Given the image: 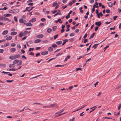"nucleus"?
<instances>
[{"label":"nucleus","mask_w":121,"mask_h":121,"mask_svg":"<svg viewBox=\"0 0 121 121\" xmlns=\"http://www.w3.org/2000/svg\"><path fill=\"white\" fill-rule=\"evenodd\" d=\"M48 108H51L54 106H56L57 104L56 103H54L53 104H50L48 105Z\"/></svg>","instance_id":"nucleus-1"},{"label":"nucleus","mask_w":121,"mask_h":121,"mask_svg":"<svg viewBox=\"0 0 121 121\" xmlns=\"http://www.w3.org/2000/svg\"><path fill=\"white\" fill-rule=\"evenodd\" d=\"M48 53V51H46L42 52L41 54L42 55H47Z\"/></svg>","instance_id":"nucleus-2"},{"label":"nucleus","mask_w":121,"mask_h":121,"mask_svg":"<svg viewBox=\"0 0 121 121\" xmlns=\"http://www.w3.org/2000/svg\"><path fill=\"white\" fill-rule=\"evenodd\" d=\"M101 24L102 23L100 21L97 22H95V24L98 26H100Z\"/></svg>","instance_id":"nucleus-3"},{"label":"nucleus","mask_w":121,"mask_h":121,"mask_svg":"<svg viewBox=\"0 0 121 121\" xmlns=\"http://www.w3.org/2000/svg\"><path fill=\"white\" fill-rule=\"evenodd\" d=\"M72 12V11L70 10V11L69 13L68 14V15L66 16V19H67L68 18H69L70 17V14Z\"/></svg>","instance_id":"nucleus-4"},{"label":"nucleus","mask_w":121,"mask_h":121,"mask_svg":"<svg viewBox=\"0 0 121 121\" xmlns=\"http://www.w3.org/2000/svg\"><path fill=\"white\" fill-rule=\"evenodd\" d=\"M13 10L14 13L16 14L19 11V10L18 9H15Z\"/></svg>","instance_id":"nucleus-5"},{"label":"nucleus","mask_w":121,"mask_h":121,"mask_svg":"<svg viewBox=\"0 0 121 121\" xmlns=\"http://www.w3.org/2000/svg\"><path fill=\"white\" fill-rule=\"evenodd\" d=\"M37 37L39 38H41L43 37V35L42 34L38 35L36 36Z\"/></svg>","instance_id":"nucleus-6"},{"label":"nucleus","mask_w":121,"mask_h":121,"mask_svg":"<svg viewBox=\"0 0 121 121\" xmlns=\"http://www.w3.org/2000/svg\"><path fill=\"white\" fill-rule=\"evenodd\" d=\"M41 41L40 39H37L35 40L34 41V43H38L40 42Z\"/></svg>","instance_id":"nucleus-7"},{"label":"nucleus","mask_w":121,"mask_h":121,"mask_svg":"<svg viewBox=\"0 0 121 121\" xmlns=\"http://www.w3.org/2000/svg\"><path fill=\"white\" fill-rule=\"evenodd\" d=\"M8 32V31L7 30H6L2 32V34L4 35H6L7 34Z\"/></svg>","instance_id":"nucleus-8"},{"label":"nucleus","mask_w":121,"mask_h":121,"mask_svg":"<svg viewBox=\"0 0 121 121\" xmlns=\"http://www.w3.org/2000/svg\"><path fill=\"white\" fill-rule=\"evenodd\" d=\"M95 6H96V7L98 8V6L97 5H93V8L92 9V13H93L95 10Z\"/></svg>","instance_id":"nucleus-9"},{"label":"nucleus","mask_w":121,"mask_h":121,"mask_svg":"<svg viewBox=\"0 0 121 121\" xmlns=\"http://www.w3.org/2000/svg\"><path fill=\"white\" fill-rule=\"evenodd\" d=\"M17 34V33L16 32H11L10 35H16Z\"/></svg>","instance_id":"nucleus-10"},{"label":"nucleus","mask_w":121,"mask_h":121,"mask_svg":"<svg viewBox=\"0 0 121 121\" xmlns=\"http://www.w3.org/2000/svg\"><path fill=\"white\" fill-rule=\"evenodd\" d=\"M19 61L18 60L16 59L13 62V64H16L18 63Z\"/></svg>","instance_id":"nucleus-11"},{"label":"nucleus","mask_w":121,"mask_h":121,"mask_svg":"<svg viewBox=\"0 0 121 121\" xmlns=\"http://www.w3.org/2000/svg\"><path fill=\"white\" fill-rule=\"evenodd\" d=\"M12 36H10L7 38L6 40H9L12 39Z\"/></svg>","instance_id":"nucleus-12"},{"label":"nucleus","mask_w":121,"mask_h":121,"mask_svg":"<svg viewBox=\"0 0 121 121\" xmlns=\"http://www.w3.org/2000/svg\"><path fill=\"white\" fill-rule=\"evenodd\" d=\"M26 24L27 26H32L33 25L30 22L27 23Z\"/></svg>","instance_id":"nucleus-13"},{"label":"nucleus","mask_w":121,"mask_h":121,"mask_svg":"<svg viewBox=\"0 0 121 121\" xmlns=\"http://www.w3.org/2000/svg\"><path fill=\"white\" fill-rule=\"evenodd\" d=\"M9 58L11 60H14L16 59L14 56H9Z\"/></svg>","instance_id":"nucleus-14"},{"label":"nucleus","mask_w":121,"mask_h":121,"mask_svg":"<svg viewBox=\"0 0 121 121\" xmlns=\"http://www.w3.org/2000/svg\"><path fill=\"white\" fill-rule=\"evenodd\" d=\"M62 43L61 41H59L56 42V43L58 45H59L61 44Z\"/></svg>","instance_id":"nucleus-15"},{"label":"nucleus","mask_w":121,"mask_h":121,"mask_svg":"<svg viewBox=\"0 0 121 121\" xmlns=\"http://www.w3.org/2000/svg\"><path fill=\"white\" fill-rule=\"evenodd\" d=\"M95 34V33H94L91 34L89 38V39H91L92 38L94 37Z\"/></svg>","instance_id":"nucleus-16"},{"label":"nucleus","mask_w":121,"mask_h":121,"mask_svg":"<svg viewBox=\"0 0 121 121\" xmlns=\"http://www.w3.org/2000/svg\"><path fill=\"white\" fill-rule=\"evenodd\" d=\"M3 20L4 21H9V22L11 21V20H10L9 19L5 17H3Z\"/></svg>","instance_id":"nucleus-17"},{"label":"nucleus","mask_w":121,"mask_h":121,"mask_svg":"<svg viewBox=\"0 0 121 121\" xmlns=\"http://www.w3.org/2000/svg\"><path fill=\"white\" fill-rule=\"evenodd\" d=\"M15 66V65L14 64H10L9 65V67L10 68H11V67H14Z\"/></svg>","instance_id":"nucleus-18"},{"label":"nucleus","mask_w":121,"mask_h":121,"mask_svg":"<svg viewBox=\"0 0 121 121\" xmlns=\"http://www.w3.org/2000/svg\"><path fill=\"white\" fill-rule=\"evenodd\" d=\"M16 50V49L14 48H11L10 50V51L11 52H13L15 51Z\"/></svg>","instance_id":"nucleus-19"},{"label":"nucleus","mask_w":121,"mask_h":121,"mask_svg":"<svg viewBox=\"0 0 121 121\" xmlns=\"http://www.w3.org/2000/svg\"><path fill=\"white\" fill-rule=\"evenodd\" d=\"M96 13L97 15L98 16V17L99 18H100V16L99 15V13L98 10V9L96 10Z\"/></svg>","instance_id":"nucleus-20"},{"label":"nucleus","mask_w":121,"mask_h":121,"mask_svg":"<svg viewBox=\"0 0 121 121\" xmlns=\"http://www.w3.org/2000/svg\"><path fill=\"white\" fill-rule=\"evenodd\" d=\"M48 50L49 51L52 52L53 51V49L52 47H50L48 48Z\"/></svg>","instance_id":"nucleus-21"},{"label":"nucleus","mask_w":121,"mask_h":121,"mask_svg":"<svg viewBox=\"0 0 121 121\" xmlns=\"http://www.w3.org/2000/svg\"><path fill=\"white\" fill-rule=\"evenodd\" d=\"M99 44V43L98 44H95L92 47V48H94V49H96L97 47V45H98V44Z\"/></svg>","instance_id":"nucleus-22"},{"label":"nucleus","mask_w":121,"mask_h":121,"mask_svg":"<svg viewBox=\"0 0 121 121\" xmlns=\"http://www.w3.org/2000/svg\"><path fill=\"white\" fill-rule=\"evenodd\" d=\"M52 31V29L50 28H49L47 30V32L48 33H51Z\"/></svg>","instance_id":"nucleus-23"},{"label":"nucleus","mask_w":121,"mask_h":121,"mask_svg":"<svg viewBox=\"0 0 121 121\" xmlns=\"http://www.w3.org/2000/svg\"><path fill=\"white\" fill-rule=\"evenodd\" d=\"M15 57V58H18L20 57V55L18 54H16L14 56Z\"/></svg>","instance_id":"nucleus-24"},{"label":"nucleus","mask_w":121,"mask_h":121,"mask_svg":"<svg viewBox=\"0 0 121 121\" xmlns=\"http://www.w3.org/2000/svg\"><path fill=\"white\" fill-rule=\"evenodd\" d=\"M28 32L27 30H26L24 31L23 33V36H25L28 33Z\"/></svg>","instance_id":"nucleus-25"},{"label":"nucleus","mask_w":121,"mask_h":121,"mask_svg":"<svg viewBox=\"0 0 121 121\" xmlns=\"http://www.w3.org/2000/svg\"><path fill=\"white\" fill-rule=\"evenodd\" d=\"M57 28V26H53L52 27L53 30L54 31H55Z\"/></svg>","instance_id":"nucleus-26"},{"label":"nucleus","mask_w":121,"mask_h":121,"mask_svg":"<svg viewBox=\"0 0 121 121\" xmlns=\"http://www.w3.org/2000/svg\"><path fill=\"white\" fill-rule=\"evenodd\" d=\"M36 19L35 18L33 17L31 21L32 22H34L36 21Z\"/></svg>","instance_id":"nucleus-27"},{"label":"nucleus","mask_w":121,"mask_h":121,"mask_svg":"<svg viewBox=\"0 0 121 121\" xmlns=\"http://www.w3.org/2000/svg\"><path fill=\"white\" fill-rule=\"evenodd\" d=\"M19 36L20 37H22V36H23V33L22 32H20L19 34Z\"/></svg>","instance_id":"nucleus-28"},{"label":"nucleus","mask_w":121,"mask_h":121,"mask_svg":"<svg viewBox=\"0 0 121 121\" xmlns=\"http://www.w3.org/2000/svg\"><path fill=\"white\" fill-rule=\"evenodd\" d=\"M11 14H5L4 15V16L5 17H8L10 16Z\"/></svg>","instance_id":"nucleus-29"},{"label":"nucleus","mask_w":121,"mask_h":121,"mask_svg":"<svg viewBox=\"0 0 121 121\" xmlns=\"http://www.w3.org/2000/svg\"><path fill=\"white\" fill-rule=\"evenodd\" d=\"M76 72L78 71L79 70H82V69L80 67L78 68H76Z\"/></svg>","instance_id":"nucleus-30"},{"label":"nucleus","mask_w":121,"mask_h":121,"mask_svg":"<svg viewBox=\"0 0 121 121\" xmlns=\"http://www.w3.org/2000/svg\"><path fill=\"white\" fill-rule=\"evenodd\" d=\"M112 4L111 2L109 3L108 4V6L109 7H111L112 6Z\"/></svg>","instance_id":"nucleus-31"},{"label":"nucleus","mask_w":121,"mask_h":121,"mask_svg":"<svg viewBox=\"0 0 121 121\" xmlns=\"http://www.w3.org/2000/svg\"><path fill=\"white\" fill-rule=\"evenodd\" d=\"M52 46L53 48H55L57 47V45L55 44H53L52 45Z\"/></svg>","instance_id":"nucleus-32"},{"label":"nucleus","mask_w":121,"mask_h":121,"mask_svg":"<svg viewBox=\"0 0 121 121\" xmlns=\"http://www.w3.org/2000/svg\"><path fill=\"white\" fill-rule=\"evenodd\" d=\"M6 65L4 64H0V66H2L3 67H5Z\"/></svg>","instance_id":"nucleus-33"},{"label":"nucleus","mask_w":121,"mask_h":121,"mask_svg":"<svg viewBox=\"0 0 121 121\" xmlns=\"http://www.w3.org/2000/svg\"><path fill=\"white\" fill-rule=\"evenodd\" d=\"M56 57L53 58H51L49 59V60H48L47 61L48 63H49L50 61L51 60H52L53 59H56Z\"/></svg>","instance_id":"nucleus-34"},{"label":"nucleus","mask_w":121,"mask_h":121,"mask_svg":"<svg viewBox=\"0 0 121 121\" xmlns=\"http://www.w3.org/2000/svg\"><path fill=\"white\" fill-rule=\"evenodd\" d=\"M23 19L22 18L19 19V21L20 23H22L23 22Z\"/></svg>","instance_id":"nucleus-35"},{"label":"nucleus","mask_w":121,"mask_h":121,"mask_svg":"<svg viewBox=\"0 0 121 121\" xmlns=\"http://www.w3.org/2000/svg\"><path fill=\"white\" fill-rule=\"evenodd\" d=\"M7 8L6 7H4L3 8H0V10H6L7 9Z\"/></svg>","instance_id":"nucleus-36"},{"label":"nucleus","mask_w":121,"mask_h":121,"mask_svg":"<svg viewBox=\"0 0 121 121\" xmlns=\"http://www.w3.org/2000/svg\"><path fill=\"white\" fill-rule=\"evenodd\" d=\"M24 108L26 110H29L30 111H32L31 110L29 109L27 107H25Z\"/></svg>","instance_id":"nucleus-37"},{"label":"nucleus","mask_w":121,"mask_h":121,"mask_svg":"<svg viewBox=\"0 0 121 121\" xmlns=\"http://www.w3.org/2000/svg\"><path fill=\"white\" fill-rule=\"evenodd\" d=\"M57 4V2L56 1H55L53 3L52 5L53 6H55Z\"/></svg>","instance_id":"nucleus-38"},{"label":"nucleus","mask_w":121,"mask_h":121,"mask_svg":"<svg viewBox=\"0 0 121 121\" xmlns=\"http://www.w3.org/2000/svg\"><path fill=\"white\" fill-rule=\"evenodd\" d=\"M64 109H62L60 111H59V112H56V114H58V113H61L63 112V111H64Z\"/></svg>","instance_id":"nucleus-39"},{"label":"nucleus","mask_w":121,"mask_h":121,"mask_svg":"<svg viewBox=\"0 0 121 121\" xmlns=\"http://www.w3.org/2000/svg\"><path fill=\"white\" fill-rule=\"evenodd\" d=\"M9 43H6L4 44V46L5 47H6L8 46H9Z\"/></svg>","instance_id":"nucleus-40"},{"label":"nucleus","mask_w":121,"mask_h":121,"mask_svg":"<svg viewBox=\"0 0 121 121\" xmlns=\"http://www.w3.org/2000/svg\"><path fill=\"white\" fill-rule=\"evenodd\" d=\"M69 40L70 42H72L74 41V38H72L70 39H69Z\"/></svg>","instance_id":"nucleus-41"},{"label":"nucleus","mask_w":121,"mask_h":121,"mask_svg":"<svg viewBox=\"0 0 121 121\" xmlns=\"http://www.w3.org/2000/svg\"><path fill=\"white\" fill-rule=\"evenodd\" d=\"M13 80H6V81L8 82H12L13 81Z\"/></svg>","instance_id":"nucleus-42"},{"label":"nucleus","mask_w":121,"mask_h":121,"mask_svg":"<svg viewBox=\"0 0 121 121\" xmlns=\"http://www.w3.org/2000/svg\"><path fill=\"white\" fill-rule=\"evenodd\" d=\"M40 112L39 111L36 112H34L32 113V114H35L39 113H40Z\"/></svg>","instance_id":"nucleus-43"},{"label":"nucleus","mask_w":121,"mask_h":121,"mask_svg":"<svg viewBox=\"0 0 121 121\" xmlns=\"http://www.w3.org/2000/svg\"><path fill=\"white\" fill-rule=\"evenodd\" d=\"M14 20L16 22H17V17H14Z\"/></svg>","instance_id":"nucleus-44"},{"label":"nucleus","mask_w":121,"mask_h":121,"mask_svg":"<svg viewBox=\"0 0 121 121\" xmlns=\"http://www.w3.org/2000/svg\"><path fill=\"white\" fill-rule=\"evenodd\" d=\"M16 70L15 69H9V70L10 71H15Z\"/></svg>","instance_id":"nucleus-45"},{"label":"nucleus","mask_w":121,"mask_h":121,"mask_svg":"<svg viewBox=\"0 0 121 121\" xmlns=\"http://www.w3.org/2000/svg\"><path fill=\"white\" fill-rule=\"evenodd\" d=\"M75 35V34L74 33H71L70 34L69 36H73Z\"/></svg>","instance_id":"nucleus-46"},{"label":"nucleus","mask_w":121,"mask_h":121,"mask_svg":"<svg viewBox=\"0 0 121 121\" xmlns=\"http://www.w3.org/2000/svg\"><path fill=\"white\" fill-rule=\"evenodd\" d=\"M41 20L42 22H44L46 21V19L45 18H43L41 19Z\"/></svg>","instance_id":"nucleus-47"},{"label":"nucleus","mask_w":121,"mask_h":121,"mask_svg":"<svg viewBox=\"0 0 121 121\" xmlns=\"http://www.w3.org/2000/svg\"><path fill=\"white\" fill-rule=\"evenodd\" d=\"M29 55H30L34 56V54L33 52H31L29 54Z\"/></svg>","instance_id":"nucleus-48"},{"label":"nucleus","mask_w":121,"mask_h":121,"mask_svg":"<svg viewBox=\"0 0 121 121\" xmlns=\"http://www.w3.org/2000/svg\"><path fill=\"white\" fill-rule=\"evenodd\" d=\"M58 36V34H57L55 35L54 37V39H56L57 38Z\"/></svg>","instance_id":"nucleus-49"},{"label":"nucleus","mask_w":121,"mask_h":121,"mask_svg":"<svg viewBox=\"0 0 121 121\" xmlns=\"http://www.w3.org/2000/svg\"><path fill=\"white\" fill-rule=\"evenodd\" d=\"M19 64L17 65H21L22 63V61L21 60L19 61Z\"/></svg>","instance_id":"nucleus-50"},{"label":"nucleus","mask_w":121,"mask_h":121,"mask_svg":"<svg viewBox=\"0 0 121 121\" xmlns=\"http://www.w3.org/2000/svg\"><path fill=\"white\" fill-rule=\"evenodd\" d=\"M57 10H54L53 11H52V12L53 14H55L56 12H57Z\"/></svg>","instance_id":"nucleus-51"},{"label":"nucleus","mask_w":121,"mask_h":121,"mask_svg":"<svg viewBox=\"0 0 121 121\" xmlns=\"http://www.w3.org/2000/svg\"><path fill=\"white\" fill-rule=\"evenodd\" d=\"M121 106V103L119 104V105L118 106V110H119L120 109V108Z\"/></svg>","instance_id":"nucleus-52"},{"label":"nucleus","mask_w":121,"mask_h":121,"mask_svg":"<svg viewBox=\"0 0 121 121\" xmlns=\"http://www.w3.org/2000/svg\"><path fill=\"white\" fill-rule=\"evenodd\" d=\"M63 54V53H58V54H57L56 55V56H58L60 55H62Z\"/></svg>","instance_id":"nucleus-53"},{"label":"nucleus","mask_w":121,"mask_h":121,"mask_svg":"<svg viewBox=\"0 0 121 121\" xmlns=\"http://www.w3.org/2000/svg\"><path fill=\"white\" fill-rule=\"evenodd\" d=\"M56 65V66H55V67H62L64 65Z\"/></svg>","instance_id":"nucleus-54"},{"label":"nucleus","mask_w":121,"mask_h":121,"mask_svg":"<svg viewBox=\"0 0 121 121\" xmlns=\"http://www.w3.org/2000/svg\"><path fill=\"white\" fill-rule=\"evenodd\" d=\"M98 83H99V82L98 81H97V82L96 83H95L94 84V86L95 87H96V85H97Z\"/></svg>","instance_id":"nucleus-55"},{"label":"nucleus","mask_w":121,"mask_h":121,"mask_svg":"<svg viewBox=\"0 0 121 121\" xmlns=\"http://www.w3.org/2000/svg\"><path fill=\"white\" fill-rule=\"evenodd\" d=\"M16 44L15 43H12L11 44V46L12 47H14L15 46Z\"/></svg>","instance_id":"nucleus-56"},{"label":"nucleus","mask_w":121,"mask_h":121,"mask_svg":"<svg viewBox=\"0 0 121 121\" xmlns=\"http://www.w3.org/2000/svg\"><path fill=\"white\" fill-rule=\"evenodd\" d=\"M106 12L108 13H109L110 12V10L109 9H107L106 10Z\"/></svg>","instance_id":"nucleus-57"},{"label":"nucleus","mask_w":121,"mask_h":121,"mask_svg":"<svg viewBox=\"0 0 121 121\" xmlns=\"http://www.w3.org/2000/svg\"><path fill=\"white\" fill-rule=\"evenodd\" d=\"M4 50L2 49H0V53H2L3 52H4Z\"/></svg>","instance_id":"nucleus-58"},{"label":"nucleus","mask_w":121,"mask_h":121,"mask_svg":"<svg viewBox=\"0 0 121 121\" xmlns=\"http://www.w3.org/2000/svg\"><path fill=\"white\" fill-rule=\"evenodd\" d=\"M99 15L100 16H100L102 17L103 15V14L101 12L99 13Z\"/></svg>","instance_id":"nucleus-59"},{"label":"nucleus","mask_w":121,"mask_h":121,"mask_svg":"<svg viewBox=\"0 0 121 121\" xmlns=\"http://www.w3.org/2000/svg\"><path fill=\"white\" fill-rule=\"evenodd\" d=\"M87 33H86L84 36V38H85L87 37Z\"/></svg>","instance_id":"nucleus-60"},{"label":"nucleus","mask_w":121,"mask_h":121,"mask_svg":"<svg viewBox=\"0 0 121 121\" xmlns=\"http://www.w3.org/2000/svg\"><path fill=\"white\" fill-rule=\"evenodd\" d=\"M13 11V9L9 11V12L10 13H14V12Z\"/></svg>","instance_id":"nucleus-61"},{"label":"nucleus","mask_w":121,"mask_h":121,"mask_svg":"<svg viewBox=\"0 0 121 121\" xmlns=\"http://www.w3.org/2000/svg\"><path fill=\"white\" fill-rule=\"evenodd\" d=\"M34 50V48H30L29 49V51H31V50Z\"/></svg>","instance_id":"nucleus-62"},{"label":"nucleus","mask_w":121,"mask_h":121,"mask_svg":"<svg viewBox=\"0 0 121 121\" xmlns=\"http://www.w3.org/2000/svg\"><path fill=\"white\" fill-rule=\"evenodd\" d=\"M117 17V16H114L113 17V18L114 20H115Z\"/></svg>","instance_id":"nucleus-63"},{"label":"nucleus","mask_w":121,"mask_h":121,"mask_svg":"<svg viewBox=\"0 0 121 121\" xmlns=\"http://www.w3.org/2000/svg\"><path fill=\"white\" fill-rule=\"evenodd\" d=\"M75 118L74 117H73L72 119H70L69 120V121H74Z\"/></svg>","instance_id":"nucleus-64"}]
</instances>
